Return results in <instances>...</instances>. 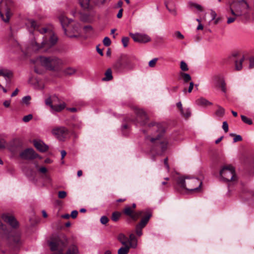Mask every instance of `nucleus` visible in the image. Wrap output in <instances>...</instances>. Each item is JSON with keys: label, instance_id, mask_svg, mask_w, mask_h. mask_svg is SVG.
<instances>
[{"label": "nucleus", "instance_id": "obj_23", "mask_svg": "<svg viewBox=\"0 0 254 254\" xmlns=\"http://www.w3.org/2000/svg\"><path fill=\"white\" fill-rule=\"evenodd\" d=\"M128 245L130 247L135 248L137 246V240L135 235L133 234H131L129 235V238L128 239Z\"/></svg>", "mask_w": 254, "mask_h": 254}, {"label": "nucleus", "instance_id": "obj_34", "mask_svg": "<svg viewBox=\"0 0 254 254\" xmlns=\"http://www.w3.org/2000/svg\"><path fill=\"white\" fill-rule=\"evenodd\" d=\"M242 120L246 124L248 125H252L253 124V122L251 119L248 118L246 116L244 115H241Z\"/></svg>", "mask_w": 254, "mask_h": 254}, {"label": "nucleus", "instance_id": "obj_14", "mask_svg": "<svg viewBox=\"0 0 254 254\" xmlns=\"http://www.w3.org/2000/svg\"><path fill=\"white\" fill-rule=\"evenodd\" d=\"M129 35L135 42L145 43L151 40L150 38L146 34L130 33Z\"/></svg>", "mask_w": 254, "mask_h": 254}, {"label": "nucleus", "instance_id": "obj_33", "mask_svg": "<svg viewBox=\"0 0 254 254\" xmlns=\"http://www.w3.org/2000/svg\"><path fill=\"white\" fill-rule=\"evenodd\" d=\"M180 68L183 71H187L189 70L188 65L184 61L181 62Z\"/></svg>", "mask_w": 254, "mask_h": 254}, {"label": "nucleus", "instance_id": "obj_2", "mask_svg": "<svg viewBox=\"0 0 254 254\" xmlns=\"http://www.w3.org/2000/svg\"><path fill=\"white\" fill-rule=\"evenodd\" d=\"M59 20L66 36L70 38L81 37V26L79 23L69 19L64 15L61 16Z\"/></svg>", "mask_w": 254, "mask_h": 254}, {"label": "nucleus", "instance_id": "obj_60", "mask_svg": "<svg viewBox=\"0 0 254 254\" xmlns=\"http://www.w3.org/2000/svg\"><path fill=\"white\" fill-rule=\"evenodd\" d=\"M126 65L125 67H127L128 65H130V68H132L133 67L132 65L131 64V62L129 60H127L126 62Z\"/></svg>", "mask_w": 254, "mask_h": 254}, {"label": "nucleus", "instance_id": "obj_49", "mask_svg": "<svg viewBox=\"0 0 254 254\" xmlns=\"http://www.w3.org/2000/svg\"><path fill=\"white\" fill-rule=\"evenodd\" d=\"M185 118H189L190 116V111L189 109H187L185 111L184 110V114H182Z\"/></svg>", "mask_w": 254, "mask_h": 254}, {"label": "nucleus", "instance_id": "obj_59", "mask_svg": "<svg viewBox=\"0 0 254 254\" xmlns=\"http://www.w3.org/2000/svg\"><path fill=\"white\" fill-rule=\"evenodd\" d=\"M10 100H6L4 102H3V105L5 107H9L10 106Z\"/></svg>", "mask_w": 254, "mask_h": 254}, {"label": "nucleus", "instance_id": "obj_41", "mask_svg": "<svg viewBox=\"0 0 254 254\" xmlns=\"http://www.w3.org/2000/svg\"><path fill=\"white\" fill-rule=\"evenodd\" d=\"M32 117L33 116L31 114H29L23 118V121L25 123L28 122L32 119Z\"/></svg>", "mask_w": 254, "mask_h": 254}, {"label": "nucleus", "instance_id": "obj_20", "mask_svg": "<svg viewBox=\"0 0 254 254\" xmlns=\"http://www.w3.org/2000/svg\"><path fill=\"white\" fill-rule=\"evenodd\" d=\"M64 254H79L77 247L74 245L70 246Z\"/></svg>", "mask_w": 254, "mask_h": 254}, {"label": "nucleus", "instance_id": "obj_3", "mask_svg": "<svg viewBox=\"0 0 254 254\" xmlns=\"http://www.w3.org/2000/svg\"><path fill=\"white\" fill-rule=\"evenodd\" d=\"M252 9L250 0H238L230 5V10L232 15L240 16L245 19L249 17Z\"/></svg>", "mask_w": 254, "mask_h": 254}, {"label": "nucleus", "instance_id": "obj_51", "mask_svg": "<svg viewBox=\"0 0 254 254\" xmlns=\"http://www.w3.org/2000/svg\"><path fill=\"white\" fill-rule=\"evenodd\" d=\"M168 158L166 157L164 160V163L165 166L166 168L167 169L168 172H169L170 170V167H169V164L168 163Z\"/></svg>", "mask_w": 254, "mask_h": 254}, {"label": "nucleus", "instance_id": "obj_40", "mask_svg": "<svg viewBox=\"0 0 254 254\" xmlns=\"http://www.w3.org/2000/svg\"><path fill=\"white\" fill-rule=\"evenodd\" d=\"M67 195V193L66 191H59L58 192V197L60 198H65Z\"/></svg>", "mask_w": 254, "mask_h": 254}, {"label": "nucleus", "instance_id": "obj_45", "mask_svg": "<svg viewBox=\"0 0 254 254\" xmlns=\"http://www.w3.org/2000/svg\"><path fill=\"white\" fill-rule=\"evenodd\" d=\"M108 220V218L105 216H103L100 218V222L102 224H106Z\"/></svg>", "mask_w": 254, "mask_h": 254}, {"label": "nucleus", "instance_id": "obj_8", "mask_svg": "<svg viewBox=\"0 0 254 254\" xmlns=\"http://www.w3.org/2000/svg\"><path fill=\"white\" fill-rule=\"evenodd\" d=\"M59 102V99L56 96L49 97L45 100L46 104L49 106L53 111L57 112L62 111L65 107V104L64 102Z\"/></svg>", "mask_w": 254, "mask_h": 254}, {"label": "nucleus", "instance_id": "obj_50", "mask_svg": "<svg viewBox=\"0 0 254 254\" xmlns=\"http://www.w3.org/2000/svg\"><path fill=\"white\" fill-rule=\"evenodd\" d=\"M191 5L194 7L195 8H196L199 11H202V8L201 6L199 4H198L197 3H191Z\"/></svg>", "mask_w": 254, "mask_h": 254}, {"label": "nucleus", "instance_id": "obj_22", "mask_svg": "<svg viewBox=\"0 0 254 254\" xmlns=\"http://www.w3.org/2000/svg\"><path fill=\"white\" fill-rule=\"evenodd\" d=\"M0 74L5 78H10L12 76L13 73L9 69L3 68L0 69Z\"/></svg>", "mask_w": 254, "mask_h": 254}, {"label": "nucleus", "instance_id": "obj_48", "mask_svg": "<svg viewBox=\"0 0 254 254\" xmlns=\"http://www.w3.org/2000/svg\"><path fill=\"white\" fill-rule=\"evenodd\" d=\"M222 128L225 132H227L228 131L229 127L227 122L225 121L223 123Z\"/></svg>", "mask_w": 254, "mask_h": 254}, {"label": "nucleus", "instance_id": "obj_5", "mask_svg": "<svg viewBox=\"0 0 254 254\" xmlns=\"http://www.w3.org/2000/svg\"><path fill=\"white\" fill-rule=\"evenodd\" d=\"M37 61L46 69L52 71H58L64 64L62 59L55 56H41Z\"/></svg>", "mask_w": 254, "mask_h": 254}, {"label": "nucleus", "instance_id": "obj_58", "mask_svg": "<svg viewBox=\"0 0 254 254\" xmlns=\"http://www.w3.org/2000/svg\"><path fill=\"white\" fill-rule=\"evenodd\" d=\"M123 9L122 8L120 9L117 14V17L118 18H121L122 17L123 15Z\"/></svg>", "mask_w": 254, "mask_h": 254}, {"label": "nucleus", "instance_id": "obj_55", "mask_svg": "<svg viewBox=\"0 0 254 254\" xmlns=\"http://www.w3.org/2000/svg\"><path fill=\"white\" fill-rule=\"evenodd\" d=\"M210 15L211 16L212 20H214L217 16L216 13L213 10H211Z\"/></svg>", "mask_w": 254, "mask_h": 254}, {"label": "nucleus", "instance_id": "obj_25", "mask_svg": "<svg viewBox=\"0 0 254 254\" xmlns=\"http://www.w3.org/2000/svg\"><path fill=\"white\" fill-rule=\"evenodd\" d=\"M225 113L224 108L220 106H217V109L215 112V115L218 117H222Z\"/></svg>", "mask_w": 254, "mask_h": 254}, {"label": "nucleus", "instance_id": "obj_29", "mask_svg": "<svg viewBox=\"0 0 254 254\" xmlns=\"http://www.w3.org/2000/svg\"><path fill=\"white\" fill-rule=\"evenodd\" d=\"M130 246H126L121 247L118 250V254H127L129 252Z\"/></svg>", "mask_w": 254, "mask_h": 254}, {"label": "nucleus", "instance_id": "obj_18", "mask_svg": "<svg viewBox=\"0 0 254 254\" xmlns=\"http://www.w3.org/2000/svg\"><path fill=\"white\" fill-rule=\"evenodd\" d=\"M33 144L37 149L40 152H44L48 150V146L41 140H34Z\"/></svg>", "mask_w": 254, "mask_h": 254}, {"label": "nucleus", "instance_id": "obj_56", "mask_svg": "<svg viewBox=\"0 0 254 254\" xmlns=\"http://www.w3.org/2000/svg\"><path fill=\"white\" fill-rule=\"evenodd\" d=\"M5 142L4 139H0V149L5 147Z\"/></svg>", "mask_w": 254, "mask_h": 254}, {"label": "nucleus", "instance_id": "obj_17", "mask_svg": "<svg viewBox=\"0 0 254 254\" xmlns=\"http://www.w3.org/2000/svg\"><path fill=\"white\" fill-rule=\"evenodd\" d=\"M143 214L144 215V216L141 219L140 222L136 225V226L142 228H143L146 226L152 215L151 212L149 211H144L143 215Z\"/></svg>", "mask_w": 254, "mask_h": 254}, {"label": "nucleus", "instance_id": "obj_30", "mask_svg": "<svg viewBox=\"0 0 254 254\" xmlns=\"http://www.w3.org/2000/svg\"><path fill=\"white\" fill-rule=\"evenodd\" d=\"M180 75L185 82H188L191 80V76L188 73L181 72Z\"/></svg>", "mask_w": 254, "mask_h": 254}, {"label": "nucleus", "instance_id": "obj_63", "mask_svg": "<svg viewBox=\"0 0 254 254\" xmlns=\"http://www.w3.org/2000/svg\"><path fill=\"white\" fill-rule=\"evenodd\" d=\"M18 89L17 88H16L13 92L11 94V97H14L15 96H16L17 94H18Z\"/></svg>", "mask_w": 254, "mask_h": 254}, {"label": "nucleus", "instance_id": "obj_11", "mask_svg": "<svg viewBox=\"0 0 254 254\" xmlns=\"http://www.w3.org/2000/svg\"><path fill=\"white\" fill-rule=\"evenodd\" d=\"M134 113L136 115V121L141 126L145 125L148 120V117L145 112L142 109L135 108Z\"/></svg>", "mask_w": 254, "mask_h": 254}, {"label": "nucleus", "instance_id": "obj_16", "mask_svg": "<svg viewBox=\"0 0 254 254\" xmlns=\"http://www.w3.org/2000/svg\"><path fill=\"white\" fill-rule=\"evenodd\" d=\"M2 219L13 228H16L19 226L18 221L12 215H4L2 216Z\"/></svg>", "mask_w": 254, "mask_h": 254}, {"label": "nucleus", "instance_id": "obj_46", "mask_svg": "<svg viewBox=\"0 0 254 254\" xmlns=\"http://www.w3.org/2000/svg\"><path fill=\"white\" fill-rule=\"evenodd\" d=\"M142 228L136 226L135 232L137 236H141L142 235Z\"/></svg>", "mask_w": 254, "mask_h": 254}, {"label": "nucleus", "instance_id": "obj_52", "mask_svg": "<svg viewBox=\"0 0 254 254\" xmlns=\"http://www.w3.org/2000/svg\"><path fill=\"white\" fill-rule=\"evenodd\" d=\"M249 68H254V58L252 57L250 59Z\"/></svg>", "mask_w": 254, "mask_h": 254}, {"label": "nucleus", "instance_id": "obj_21", "mask_svg": "<svg viewBox=\"0 0 254 254\" xmlns=\"http://www.w3.org/2000/svg\"><path fill=\"white\" fill-rule=\"evenodd\" d=\"M197 105L202 106H207L212 105V103L208 101L206 99L201 97L195 101Z\"/></svg>", "mask_w": 254, "mask_h": 254}, {"label": "nucleus", "instance_id": "obj_28", "mask_svg": "<svg viewBox=\"0 0 254 254\" xmlns=\"http://www.w3.org/2000/svg\"><path fill=\"white\" fill-rule=\"evenodd\" d=\"M105 77L103 78L104 81H109L113 78L112 70L108 68L105 73Z\"/></svg>", "mask_w": 254, "mask_h": 254}, {"label": "nucleus", "instance_id": "obj_26", "mask_svg": "<svg viewBox=\"0 0 254 254\" xmlns=\"http://www.w3.org/2000/svg\"><path fill=\"white\" fill-rule=\"evenodd\" d=\"M245 59L244 57H242L239 60H235V69L237 70H240L242 68V63Z\"/></svg>", "mask_w": 254, "mask_h": 254}, {"label": "nucleus", "instance_id": "obj_61", "mask_svg": "<svg viewBox=\"0 0 254 254\" xmlns=\"http://www.w3.org/2000/svg\"><path fill=\"white\" fill-rule=\"evenodd\" d=\"M61 157H62V159H63L65 157V156L66 155V152L65 150H62L61 151Z\"/></svg>", "mask_w": 254, "mask_h": 254}, {"label": "nucleus", "instance_id": "obj_10", "mask_svg": "<svg viewBox=\"0 0 254 254\" xmlns=\"http://www.w3.org/2000/svg\"><path fill=\"white\" fill-rule=\"evenodd\" d=\"M52 133L59 140L63 141L68 135L69 131L64 127H60L54 128Z\"/></svg>", "mask_w": 254, "mask_h": 254}, {"label": "nucleus", "instance_id": "obj_54", "mask_svg": "<svg viewBox=\"0 0 254 254\" xmlns=\"http://www.w3.org/2000/svg\"><path fill=\"white\" fill-rule=\"evenodd\" d=\"M78 214V212L76 210H73L71 213V217L72 218H76Z\"/></svg>", "mask_w": 254, "mask_h": 254}, {"label": "nucleus", "instance_id": "obj_6", "mask_svg": "<svg viewBox=\"0 0 254 254\" xmlns=\"http://www.w3.org/2000/svg\"><path fill=\"white\" fill-rule=\"evenodd\" d=\"M0 234H5L9 242L13 245L19 246L22 243L21 237V233L16 230H11L8 233H6L5 226L0 221Z\"/></svg>", "mask_w": 254, "mask_h": 254}, {"label": "nucleus", "instance_id": "obj_31", "mask_svg": "<svg viewBox=\"0 0 254 254\" xmlns=\"http://www.w3.org/2000/svg\"><path fill=\"white\" fill-rule=\"evenodd\" d=\"M121 213L119 212H114L112 215V219L113 221H117L121 217Z\"/></svg>", "mask_w": 254, "mask_h": 254}, {"label": "nucleus", "instance_id": "obj_24", "mask_svg": "<svg viewBox=\"0 0 254 254\" xmlns=\"http://www.w3.org/2000/svg\"><path fill=\"white\" fill-rule=\"evenodd\" d=\"M119 241L124 246H129L128 239L124 234H120L118 236Z\"/></svg>", "mask_w": 254, "mask_h": 254}, {"label": "nucleus", "instance_id": "obj_38", "mask_svg": "<svg viewBox=\"0 0 254 254\" xmlns=\"http://www.w3.org/2000/svg\"><path fill=\"white\" fill-rule=\"evenodd\" d=\"M129 38L127 37H123L122 42L124 47H127L128 45Z\"/></svg>", "mask_w": 254, "mask_h": 254}, {"label": "nucleus", "instance_id": "obj_1", "mask_svg": "<svg viewBox=\"0 0 254 254\" xmlns=\"http://www.w3.org/2000/svg\"><path fill=\"white\" fill-rule=\"evenodd\" d=\"M28 27L38 31L41 35L34 36L29 41L28 49L34 52L42 50L47 52L55 45L58 41L57 37L46 28H40L36 21L29 19L26 23Z\"/></svg>", "mask_w": 254, "mask_h": 254}, {"label": "nucleus", "instance_id": "obj_7", "mask_svg": "<svg viewBox=\"0 0 254 254\" xmlns=\"http://www.w3.org/2000/svg\"><path fill=\"white\" fill-rule=\"evenodd\" d=\"M11 0H2L0 2V16L3 21L7 22L11 16L9 7Z\"/></svg>", "mask_w": 254, "mask_h": 254}, {"label": "nucleus", "instance_id": "obj_9", "mask_svg": "<svg viewBox=\"0 0 254 254\" xmlns=\"http://www.w3.org/2000/svg\"><path fill=\"white\" fill-rule=\"evenodd\" d=\"M220 175L223 180L226 182L236 180L234 168L231 165L224 167L220 171Z\"/></svg>", "mask_w": 254, "mask_h": 254}, {"label": "nucleus", "instance_id": "obj_27", "mask_svg": "<svg viewBox=\"0 0 254 254\" xmlns=\"http://www.w3.org/2000/svg\"><path fill=\"white\" fill-rule=\"evenodd\" d=\"M76 72V69L72 67H68L66 68L64 70V73L67 75H71L74 74Z\"/></svg>", "mask_w": 254, "mask_h": 254}, {"label": "nucleus", "instance_id": "obj_62", "mask_svg": "<svg viewBox=\"0 0 254 254\" xmlns=\"http://www.w3.org/2000/svg\"><path fill=\"white\" fill-rule=\"evenodd\" d=\"M47 169L45 167H41L39 169V171L42 173H45L47 172Z\"/></svg>", "mask_w": 254, "mask_h": 254}, {"label": "nucleus", "instance_id": "obj_12", "mask_svg": "<svg viewBox=\"0 0 254 254\" xmlns=\"http://www.w3.org/2000/svg\"><path fill=\"white\" fill-rule=\"evenodd\" d=\"M124 213L133 220H136L143 215L144 211L141 210L135 212L130 206H127L124 210Z\"/></svg>", "mask_w": 254, "mask_h": 254}, {"label": "nucleus", "instance_id": "obj_43", "mask_svg": "<svg viewBox=\"0 0 254 254\" xmlns=\"http://www.w3.org/2000/svg\"><path fill=\"white\" fill-rule=\"evenodd\" d=\"M30 100L31 97L30 96H24L22 99L23 103L26 104H28Z\"/></svg>", "mask_w": 254, "mask_h": 254}, {"label": "nucleus", "instance_id": "obj_37", "mask_svg": "<svg viewBox=\"0 0 254 254\" xmlns=\"http://www.w3.org/2000/svg\"><path fill=\"white\" fill-rule=\"evenodd\" d=\"M166 8L168 10V11L172 14L173 15L176 16L177 14V12L175 8H170L169 7V5L168 4L166 3L165 4Z\"/></svg>", "mask_w": 254, "mask_h": 254}, {"label": "nucleus", "instance_id": "obj_53", "mask_svg": "<svg viewBox=\"0 0 254 254\" xmlns=\"http://www.w3.org/2000/svg\"><path fill=\"white\" fill-rule=\"evenodd\" d=\"M177 106L180 109L181 114H184V109L183 108L182 104L181 102L177 103Z\"/></svg>", "mask_w": 254, "mask_h": 254}, {"label": "nucleus", "instance_id": "obj_57", "mask_svg": "<svg viewBox=\"0 0 254 254\" xmlns=\"http://www.w3.org/2000/svg\"><path fill=\"white\" fill-rule=\"evenodd\" d=\"M193 86H194V84L192 82H190V86H189V89H188V92L189 93H190L191 91H192V90L193 88Z\"/></svg>", "mask_w": 254, "mask_h": 254}, {"label": "nucleus", "instance_id": "obj_4", "mask_svg": "<svg viewBox=\"0 0 254 254\" xmlns=\"http://www.w3.org/2000/svg\"><path fill=\"white\" fill-rule=\"evenodd\" d=\"M202 182L196 178L179 177L177 180L176 188L178 190H186L190 192H199Z\"/></svg>", "mask_w": 254, "mask_h": 254}, {"label": "nucleus", "instance_id": "obj_32", "mask_svg": "<svg viewBox=\"0 0 254 254\" xmlns=\"http://www.w3.org/2000/svg\"><path fill=\"white\" fill-rule=\"evenodd\" d=\"M168 142L166 140H164L160 142V147L162 152L166 151L168 146Z\"/></svg>", "mask_w": 254, "mask_h": 254}, {"label": "nucleus", "instance_id": "obj_42", "mask_svg": "<svg viewBox=\"0 0 254 254\" xmlns=\"http://www.w3.org/2000/svg\"><path fill=\"white\" fill-rule=\"evenodd\" d=\"M240 17V16H233L232 17H230L228 18L227 23L228 24H230L235 21L237 18Z\"/></svg>", "mask_w": 254, "mask_h": 254}, {"label": "nucleus", "instance_id": "obj_36", "mask_svg": "<svg viewBox=\"0 0 254 254\" xmlns=\"http://www.w3.org/2000/svg\"><path fill=\"white\" fill-rule=\"evenodd\" d=\"M103 43L105 46L108 47L111 45V41L109 37H106L103 39Z\"/></svg>", "mask_w": 254, "mask_h": 254}, {"label": "nucleus", "instance_id": "obj_13", "mask_svg": "<svg viewBox=\"0 0 254 254\" xmlns=\"http://www.w3.org/2000/svg\"><path fill=\"white\" fill-rule=\"evenodd\" d=\"M19 156L22 159L25 160H32L39 157L38 154L32 148L24 150L20 153Z\"/></svg>", "mask_w": 254, "mask_h": 254}, {"label": "nucleus", "instance_id": "obj_15", "mask_svg": "<svg viewBox=\"0 0 254 254\" xmlns=\"http://www.w3.org/2000/svg\"><path fill=\"white\" fill-rule=\"evenodd\" d=\"M148 127H153V130H156L157 131H161L156 137H150V140L152 142H154L155 140L159 139L162 135V132L163 131V128L161 126L158 124H155L154 123H151L148 125Z\"/></svg>", "mask_w": 254, "mask_h": 254}, {"label": "nucleus", "instance_id": "obj_35", "mask_svg": "<svg viewBox=\"0 0 254 254\" xmlns=\"http://www.w3.org/2000/svg\"><path fill=\"white\" fill-rule=\"evenodd\" d=\"M230 135L232 136H234V138H233V142H236L237 141H240L242 140V137L240 135H236L233 133H231Z\"/></svg>", "mask_w": 254, "mask_h": 254}, {"label": "nucleus", "instance_id": "obj_44", "mask_svg": "<svg viewBox=\"0 0 254 254\" xmlns=\"http://www.w3.org/2000/svg\"><path fill=\"white\" fill-rule=\"evenodd\" d=\"M174 35L176 38L180 39H183L184 38L183 35L179 31H176L174 33Z\"/></svg>", "mask_w": 254, "mask_h": 254}, {"label": "nucleus", "instance_id": "obj_39", "mask_svg": "<svg viewBox=\"0 0 254 254\" xmlns=\"http://www.w3.org/2000/svg\"><path fill=\"white\" fill-rule=\"evenodd\" d=\"M158 61L157 58H154L151 60L148 64L149 67H153L155 66L157 61Z\"/></svg>", "mask_w": 254, "mask_h": 254}, {"label": "nucleus", "instance_id": "obj_19", "mask_svg": "<svg viewBox=\"0 0 254 254\" xmlns=\"http://www.w3.org/2000/svg\"><path fill=\"white\" fill-rule=\"evenodd\" d=\"M80 6L85 10H90L92 8L90 0H79Z\"/></svg>", "mask_w": 254, "mask_h": 254}, {"label": "nucleus", "instance_id": "obj_47", "mask_svg": "<svg viewBox=\"0 0 254 254\" xmlns=\"http://www.w3.org/2000/svg\"><path fill=\"white\" fill-rule=\"evenodd\" d=\"M221 89L223 92H226V83L223 79L221 81Z\"/></svg>", "mask_w": 254, "mask_h": 254}, {"label": "nucleus", "instance_id": "obj_64", "mask_svg": "<svg viewBox=\"0 0 254 254\" xmlns=\"http://www.w3.org/2000/svg\"><path fill=\"white\" fill-rule=\"evenodd\" d=\"M122 64L120 62L117 63L114 65V66L116 68H119L120 66H121Z\"/></svg>", "mask_w": 254, "mask_h": 254}]
</instances>
